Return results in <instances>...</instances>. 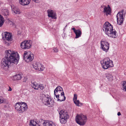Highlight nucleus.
Segmentation results:
<instances>
[{
    "label": "nucleus",
    "mask_w": 126,
    "mask_h": 126,
    "mask_svg": "<svg viewBox=\"0 0 126 126\" xmlns=\"http://www.w3.org/2000/svg\"><path fill=\"white\" fill-rule=\"evenodd\" d=\"M5 57L17 64L19 59V56L18 53L11 50H6L5 52Z\"/></svg>",
    "instance_id": "nucleus-1"
},
{
    "label": "nucleus",
    "mask_w": 126,
    "mask_h": 126,
    "mask_svg": "<svg viewBox=\"0 0 126 126\" xmlns=\"http://www.w3.org/2000/svg\"><path fill=\"white\" fill-rule=\"evenodd\" d=\"M30 124L32 126H36L37 125L39 126H53L56 125L54 123L51 121L44 120L42 119H39L38 123L34 120H31L30 121Z\"/></svg>",
    "instance_id": "nucleus-2"
},
{
    "label": "nucleus",
    "mask_w": 126,
    "mask_h": 126,
    "mask_svg": "<svg viewBox=\"0 0 126 126\" xmlns=\"http://www.w3.org/2000/svg\"><path fill=\"white\" fill-rule=\"evenodd\" d=\"M14 107L16 111L19 113H22L28 109L27 104L24 102H18L15 104Z\"/></svg>",
    "instance_id": "nucleus-3"
},
{
    "label": "nucleus",
    "mask_w": 126,
    "mask_h": 126,
    "mask_svg": "<svg viewBox=\"0 0 126 126\" xmlns=\"http://www.w3.org/2000/svg\"><path fill=\"white\" fill-rule=\"evenodd\" d=\"M100 63L102 67L105 69L111 68L114 66L113 61L108 58L102 60Z\"/></svg>",
    "instance_id": "nucleus-4"
},
{
    "label": "nucleus",
    "mask_w": 126,
    "mask_h": 126,
    "mask_svg": "<svg viewBox=\"0 0 126 126\" xmlns=\"http://www.w3.org/2000/svg\"><path fill=\"white\" fill-rule=\"evenodd\" d=\"M43 103L48 107H52L54 104L53 100L47 94H43L41 97Z\"/></svg>",
    "instance_id": "nucleus-5"
},
{
    "label": "nucleus",
    "mask_w": 126,
    "mask_h": 126,
    "mask_svg": "<svg viewBox=\"0 0 126 126\" xmlns=\"http://www.w3.org/2000/svg\"><path fill=\"white\" fill-rule=\"evenodd\" d=\"M87 120L86 116L83 114H78L76 118V121L77 123L80 125H83Z\"/></svg>",
    "instance_id": "nucleus-6"
},
{
    "label": "nucleus",
    "mask_w": 126,
    "mask_h": 126,
    "mask_svg": "<svg viewBox=\"0 0 126 126\" xmlns=\"http://www.w3.org/2000/svg\"><path fill=\"white\" fill-rule=\"evenodd\" d=\"M125 13L123 10L120 11L117 14L116 18L117 23L119 25H121L124 20Z\"/></svg>",
    "instance_id": "nucleus-7"
},
{
    "label": "nucleus",
    "mask_w": 126,
    "mask_h": 126,
    "mask_svg": "<svg viewBox=\"0 0 126 126\" xmlns=\"http://www.w3.org/2000/svg\"><path fill=\"white\" fill-rule=\"evenodd\" d=\"M23 55L24 60L27 62L32 61L34 58V55L29 51H25Z\"/></svg>",
    "instance_id": "nucleus-8"
},
{
    "label": "nucleus",
    "mask_w": 126,
    "mask_h": 126,
    "mask_svg": "<svg viewBox=\"0 0 126 126\" xmlns=\"http://www.w3.org/2000/svg\"><path fill=\"white\" fill-rule=\"evenodd\" d=\"M11 63H14L13 61L5 57L1 62L2 67L6 70L8 68Z\"/></svg>",
    "instance_id": "nucleus-9"
},
{
    "label": "nucleus",
    "mask_w": 126,
    "mask_h": 126,
    "mask_svg": "<svg viewBox=\"0 0 126 126\" xmlns=\"http://www.w3.org/2000/svg\"><path fill=\"white\" fill-rule=\"evenodd\" d=\"M100 48L105 52H107L109 48V44L106 41L102 40L100 42Z\"/></svg>",
    "instance_id": "nucleus-10"
},
{
    "label": "nucleus",
    "mask_w": 126,
    "mask_h": 126,
    "mask_svg": "<svg viewBox=\"0 0 126 126\" xmlns=\"http://www.w3.org/2000/svg\"><path fill=\"white\" fill-rule=\"evenodd\" d=\"M32 45V42L30 40H25L20 44L21 48L24 49H27L30 48Z\"/></svg>",
    "instance_id": "nucleus-11"
},
{
    "label": "nucleus",
    "mask_w": 126,
    "mask_h": 126,
    "mask_svg": "<svg viewBox=\"0 0 126 126\" xmlns=\"http://www.w3.org/2000/svg\"><path fill=\"white\" fill-rule=\"evenodd\" d=\"M101 9L103 10V12L105 15L108 16L110 15L111 13V10L110 7L109 5L107 6L105 5H102L101 7Z\"/></svg>",
    "instance_id": "nucleus-12"
},
{
    "label": "nucleus",
    "mask_w": 126,
    "mask_h": 126,
    "mask_svg": "<svg viewBox=\"0 0 126 126\" xmlns=\"http://www.w3.org/2000/svg\"><path fill=\"white\" fill-rule=\"evenodd\" d=\"M33 68L36 70L42 71L43 70L44 67L42 65L39 63L34 62L33 65Z\"/></svg>",
    "instance_id": "nucleus-13"
},
{
    "label": "nucleus",
    "mask_w": 126,
    "mask_h": 126,
    "mask_svg": "<svg viewBox=\"0 0 126 126\" xmlns=\"http://www.w3.org/2000/svg\"><path fill=\"white\" fill-rule=\"evenodd\" d=\"M54 92L55 97H57L58 96V95L64 93L63 89L60 86H58L54 90Z\"/></svg>",
    "instance_id": "nucleus-14"
},
{
    "label": "nucleus",
    "mask_w": 126,
    "mask_h": 126,
    "mask_svg": "<svg viewBox=\"0 0 126 126\" xmlns=\"http://www.w3.org/2000/svg\"><path fill=\"white\" fill-rule=\"evenodd\" d=\"M47 12L48 16L49 17H51L52 19H54L56 18V13L53 10L51 9H49L47 10Z\"/></svg>",
    "instance_id": "nucleus-15"
},
{
    "label": "nucleus",
    "mask_w": 126,
    "mask_h": 126,
    "mask_svg": "<svg viewBox=\"0 0 126 126\" xmlns=\"http://www.w3.org/2000/svg\"><path fill=\"white\" fill-rule=\"evenodd\" d=\"M72 29L73 31L76 34L75 38H77L81 36L82 32L81 29L76 30L74 27H73L72 28Z\"/></svg>",
    "instance_id": "nucleus-16"
},
{
    "label": "nucleus",
    "mask_w": 126,
    "mask_h": 126,
    "mask_svg": "<svg viewBox=\"0 0 126 126\" xmlns=\"http://www.w3.org/2000/svg\"><path fill=\"white\" fill-rule=\"evenodd\" d=\"M2 35H4L5 39L8 41H11L12 40V34L8 32H6Z\"/></svg>",
    "instance_id": "nucleus-17"
},
{
    "label": "nucleus",
    "mask_w": 126,
    "mask_h": 126,
    "mask_svg": "<svg viewBox=\"0 0 126 126\" xmlns=\"http://www.w3.org/2000/svg\"><path fill=\"white\" fill-rule=\"evenodd\" d=\"M59 112L60 118H63L65 117H68L67 112L66 110H62L59 111Z\"/></svg>",
    "instance_id": "nucleus-18"
},
{
    "label": "nucleus",
    "mask_w": 126,
    "mask_h": 126,
    "mask_svg": "<svg viewBox=\"0 0 126 126\" xmlns=\"http://www.w3.org/2000/svg\"><path fill=\"white\" fill-rule=\"evenodd\" d=\"M12 12L14 15L16 14H19L20 12L19 9L17 8L14 6L12 5L11 6Z\"/></svg>",
    "instance_id": "nucleus-19"
},
{
    "label": "nucleus",
    "mask_w": 126,
    "mask_h": 126,
    "mask_svg": "<svg viewBox=\"0 0 126 126\" xmlns=\"http://www.w3.org/2000/svg\"><path fill=\"white\" fill-rule=\"evenodd\" d=\"M106 78L109 81H111L113 79V76L111 72H108L105 74Z\"/></svg>",
    "instance_id": "nucleus-20"
},
{
    "label": "nucleus",
    "mask_w": 126,
    "mask_h": 126,
    "mask_svg": "<svg viewBox=\"0 0 126 126\" xmlns=\"http://www.w3.org/2000/svg\"><path fill=\"white\" fill-rule=\"evenodd\" d=\"M107 35L109 37L113 38L116 37L117 36V32L114 29L109 33Z\"/></svg>",
    "instance_id": "nucleus-21"
},
{
    "label": "nucleus",
    "mask_w": 126,
    "mask_h": 126,
    "mask_svg": "<svg viewBox=\"0 0 126 126\" xmlns=\"http://www.w3.org/2000/svg\"><path fill=\"white\" fill-rule=\"evenodd\" d=\"M56 99L58 101H64L66 97L64 96V93L58 95V96L55 97Z\"/></svg>",
    "instance_id": "nucleus-22"
},
{
    "label": "nucleus",
    "mask_w": 126,
    "mask_h": 126,
    "mask_svg": "<svg viewBox=\"0 0 126 126\" xmlns=\"http://www.w3.org/2000/svg\"><path fill=\"white\" fill-rule=\"evenodd\" d=\"M22 77L21 74H18L13 76L11 77V79L14 81H17L20 80Z\"/></svg>",
    "instance_id": "nucleus-23"
},
{
    "label": "nucleus",
    "mask_w": 126,
    "mask_h": 126,
    "mask_svg": "<svg viewBox=\"0 0 126 126\" xmlns=\"http://www.w3.org/2000/svg\"><path fill=\"white\" fill-rule=\"evenodd\" d=\"M112 26L108 22H106L104 24L103 27V30L104 31L105 30L108 29L109 28H111Z\"/></svg>",
    "instance_id": "nucleus-24"
},
{
    "label": "nucleus",
    "mask_w": 126,
    "mask_h": 126,
    "mask_svg": "<svg viewBox=\"0 0 126 126\" xmlns=\"http://www.w3.org/2000/svg\"><path fill=\"white\" fill-rule=\"evenodd\" d=\"M1 13L3 15L6 16L9 15L8 10L7 9L3 8L1 10Z\"/></svg>",
    "instance_id": "nucleus-25"
},
{
    "label": "nucleus",
    "mask_w": 126,
    "mask_h": 126,
    "mask_svg": "<svg viewBox=\"0 0 126 126\" xmlns=\"http://www.w3.org/2000/svg\"><path fill=\"white\" fill-rule=\"evenodd\" d=\"M39 85H38L37 83L36 82H33L32 84V87L35 89L37 90L39 88Z\"/></svg>",
    "instance_id": "nucleus-26"
},
{
    "label": "nucleus",
    "mask_w": 126,
    "mask_h": 126,
    "mask_svg": "<svg viewBox=\"0 0 126 126\" xmlns=\"http://www.w3.org/2000/svg\"><path fill=\"white\" fill-rule=\"evenodd\" d=\"M68 117H63V118H60V121L61 123H65L67 120V119Z\"/></svg>",
    "instance_id": "nucleus-27"
},
{
    "label": "nucleus",
    "mask_w": 126,
    "mask_h": 126,
    "mask_svg": "<svg viewBox=\"0 0 126 126\" xmlns=\"http://www.w3.org/2000/svg\"><path fill=\"white\" fill-rule=\"evenodd\" d=\"M4 21V18L0 15V27L3 25Z\"/></svg>",
    "instance_id": "nucleus-28"
},
{
    "label": "nucleus",
    "mask_w": 126,
    "mask_h": 126,
    "mask_svg": "<svg viewBox=\"0 0 126 126\" xmlns=\"http://www.w3.org/2000/svg\"><path fill=\"white\" fill-rule=\"evenodd\" d=\"M113 30V26H112L111 28H109L107 30H105L104 31L106 34L108 35L109 34V33L110 32H111V31Z\"/></svg>",
    "instance_id": "nucleus-29"
},
{
    "label": "nucleus",
    "mask_w": 126,
    "mask_h": 126,
    "mask_svg": "<svg viewBox=\"0 0 126 126\" xmlns=\"http://www.w3.org/2000/svg\"><path fill=\"white\" fill-rule=\"evenodd\" d=\"M74 103L75 104L76 106H80V105H82V104L81 103H80L79 101V100H75L73 101Z\"/></svg>",
    "instance_id": "nucleus-30"
},
{
    "label": "nucleus",
    "mask_w": 126,
    "mask_h": 126,
    "mask_svg": "<svg viewBox=\"0 0 126 126\" xmlns=\"http://www.w3.org/2000/svg\"><path fill=\"white\" fill-rule=\"evenodd\" d=\"M5 101V99L2 96H0V104L4 103Z\"/></svg>",
    "instance_id": "nucleus-31"
},
{
    "label": "nucleus",
    "mask_w": 126,
    "mask_h": 126,
    "mask_svg": "<svg viewBox=\"0 0 126 126\" xmlns=\"http://www.w3.org/2000/svg\"><path fill=\"white\" fill-rule=\"evenodd\" d=\"M122 85L123 87V90L126 91V81H123Z\"/></svg>",
    "instance_id": "nucleus-32"
},
{
    "label": "nucleus",
    "mask_w": 126,
    "mask_h": 126,
    "mask_svg": "<svg viewBox=\"0 0 126 126\" xmlns=\"http://www.w3.org/2000/svg\"><path fill=\"white\" fill-rule=\"evenodd\" d=\"M39 88L41 90H43L44 89L45 86L43 84H40L38 85Z\"/></svg>",
    "instance_id": "nucleus-33"
},
{
    "label": "nucleus",
    "mask_w": 126,
    "mask_h": 126,
    "mask_svg": "<svg viewBox=\"0 0 126 126\" xmlns=\"http://www.w3.org/2000/svg\"><path fill=\"white\" fill-rule=\"evenodd\" d=\"M77 95L75 94H74V97L73 98V101H75L77 99Z\"/></svg>",
    "instance_id": "nucleus-34"
},
{
    "label": "nucleus",
    "mask_w": 126,
    "mask_h": 126,
    "mask_svg": "<svg viewBox=\"0 0 126 126\" xmlns=\"http://www.w3.org/2000/svg\"><path fill=\"white\" fill-rule=\"evenodd\" d=\"M27 79L28 78L27 77H24L23 79V82H26L27 80Z\"/></svg>",
    "instance_id": "nucleus-35"
},
{
    "label": "nucleus",
    "mask_w": 126,
    "mask_h": 126,
    "mask_svg": "<svg viewBox=\"0 0 126 126\" xmlns=\"http://www.w3.org/2000/svg\"><path fill=\"white\" fill-rule=\"evenodd\" d=\"M53 50L55 52H57L58 51V50L57 48H54Z\"/></svg>",
    "instance_id": "nucleus-36"
},
{
    "label": "nucleus",
    "mask_w": 126,
    "mask_h": 126,
    "mask_svg": "<svg viewBox=\"0 0 126 126\" xmlns=\"http://www.w3.org/2000/svg\"><path fill=\"white\" fill-rule=\"evenodd\" d=\"M9 88L8 90V91H12V88H11V87H10L9 86Z\"/></svg>",
    "instance_id": "nucleus-37"
},
{
    "label": "nucleus",
    "mask_w": 126,
    "mask_h": 126,
    "mask_svg": "<svg viewBox=\"0 0 126 126\" xmlns=\"http://www.w3.org/2000/svg\"><path fill=\"white\" fill-rule=\"evenodd\" d=\"M121 115V114L120 112H118L117 113V115L119 116Z\"/></svg>",
    "instance_id": "nucleus-38"
}]
</instances>
